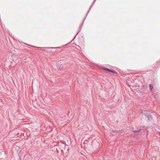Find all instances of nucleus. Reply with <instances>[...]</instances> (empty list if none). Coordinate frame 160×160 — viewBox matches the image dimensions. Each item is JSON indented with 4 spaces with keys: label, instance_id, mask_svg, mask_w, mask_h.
Returning <instances> with one entry per match:
<instances>
[{
    "label": "nucleus",
    "instance_id": "f257e3e1",
    "mask_svg": "<svg viewBox=\"0 0 160 160\" xmlns=\"http://www.w3.org/2000/svg\"><path fill=\"white\" fill-rule=\"evenodd\" d=\"M149 87L150 91H152L153 89V86L151 84H150L149 85Z\"/></svg>",
    "mask_w": 160,
    "mask_h": 160
},
{
    "label": "nucleus",
    "instance_id": "f03ea898",
    "mask_svg": "<svg viewBox=\"0 0 160 160\" xmlns=\"http://www.w3.org/2000/svg\"><path fill=\"white\" fill-rule=\"evenodd\" d=\"M103 69L104 70H106V71H108V72H111V70L108 69V68H103Z\"/></svg>",
    "mask_w": 160,
    "mask_h": 160
},
{
    "label": "nucleus",
    "instance_id": "7ed1b4c3",
    "mask_svg": "<svg viewBox=\"0 0 160 160\" xmlns=\"http://www.w3.org/2000/svg\"><path fill=\"white\" fill-rule=\"evenodd\" d=\"M139 130H133V132L134 133H137L138 132H139Z\"/></svg>",
    "mask_w": 160,
    "mask_h": 160
},
{
    "label": "nucleus",
    "instance_id": "20e7f679",
    "mask_svg": "<svg viewBox=\"0 0 160 160\" xmlns=\"http://www.w3.org/2000/svg\"><path fill=\"white\" fill-rule=\"evenodd\" d=\"M111 72L113 73H117L116 72H115V71H112L111 70Z\"/></svg>",
    "mask_w": 160,
    "mask_h": 160
}]
</instances>
